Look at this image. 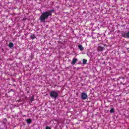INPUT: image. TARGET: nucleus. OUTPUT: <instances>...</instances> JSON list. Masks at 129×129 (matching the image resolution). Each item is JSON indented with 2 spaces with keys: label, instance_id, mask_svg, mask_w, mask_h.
<instances>
[{
  "label": "nucleus",
  "instance_id": "1",
  "mask_svg": "<svg viewBox=\"0 0 129 129\" xmlns=\"http://www.w3.org/2000/svg\"><path fill=\"white\" fill-rule=\"evenodd\" d=\"M50 16H51V12H45L40 16L39 20L41 22H45Z\"/></svg>",
  "mask_w": 129,
  "mask_h": 129
},
{
  "label": "nucleus",
  "instance_id": "2",
  "mask_svg": "<svg viewBox=\"0 0 129 129\" xmlns=\"http://www.w3.org/2000/svg\"><path fill=\"white\" fill-rule=\"evenodd\" d=\"M50 96L52 97V98H54L56 99L59 96V94L58 93L55 91H52L50 92Z\"/></svg>",
  "mask_w": 129,
  "mask_h": 129
},
{
  "label": "nucleus",
  "instance_id": "3",
  "mask_svg": "<svg viewBox=\"0 0 129 129\" xmlns=\"http://www.w3.org/2000/svg\"><path fill=\"white\" fill-rule=\"evenodd\" d=\"M81 97H82V99L85 100V99H87L88 96L86 93L83 92L82 93V94H81Z\"/></svg>",
  "mask_w": 129,
  "mask_h": 129
},
{
  "label": "nucleus",
  "instance_id": "4",
  "mask_svg": "<svg viewBox=\"0 0 129 129\" xmlns=\"http://www.w3.org/2000/svg\"><path fill=\"white\" fill-rule=\"evenodd\" d=\"M77 61H78V59L77 58L73 59V60L71 62L72 65H74L77 62Z\"/></svg>",
  "mask_w": 129,
  "mask_h": 129
},
{
  "label": "nucleus",
  "instance_id": "5",
  "mask_svg": "<svg viewBox=\"0 0 129 129\" xmlns=\"http://www.w3.org/2000/svg\"><path fill=\"white\" fill-rule=\"evenodd\" d=\"M123 37L124 38H127V39H129V32H128L126 34L124 33L123 34Z\"/></svg>",
  "mask_w": 129,
  "mask_h": 129
},
{
  "label": "nucleus",
  "instance_id": "6",
  "mask_svg": "<svg viewBox=\"0 0 129 129\" xmlns=\"http://www.w3.org/2000/svg\"><path fill=\"white\" fill-rule=\"evenodd\" d=\"M78 48L80 51H83V50H84V47H83V46L80 44L78 45Z\"/></svg>",
  "mask_w": 129,
  "mask_h": 129
},
{
  "label": "nucleus",
  "instance_id": "7",
  "mask_svg": "<svg viewBox=\"0 0 129 129\" xmlns=\"http://www.w3.org/2000/svg\"><path fill=\"white\" fill-rule=\"evenodd\" d=\"M103 49H104V48L102 46H98V51H103Z\"/></svg>",
  "mask_w": 129,
  "mask_h": 129
},
{
  "label": "nucleus",
  "instance_id": "8",
  "mask_svg": "<svg viewBox=\"0 0 129 129\" xmlns=\"http://www.w3.org/2000/svg\"><path fill=\"white\" fill-rule=\"evenodd\" d=\"M30 38L32 40H34V39H36V35H35V34H31V35L30 36Z\"/></svg>",
  "mask_w": 129,
  "mask_h": 129
},
{
  "label": "nucleus",
  "instance_id": "9",
  "mask_svg": "<svg viewBox=\"0 0 129 129\" xmlns=\"http://www.w3.org/2000/svg\"><path fill=\"white\" fill-rule=\"evenodd\" d=\"M9 46L10 48H13L14 47V43L13 42H10L9 43Z\"/></svg>",
  "mask_w": 129,
  "mask_h": 129
},
{
  "label": "nucleus",
  "instance_id": "10",
  "mask_svg": "<svg viewBox=\"0 0 129 129\" xmlns=\"http://www.w3.org/2000/svg\"><path fill=\"white\" fill-rule=\"evenodd\" d=\"M26 121H27V123H28V124H30V123H31V122H32V119H28L27 120H26Z\"/></svg>",
  "mask_w": 129,
  "mask_h": 129
},
{
  "label": "nucleus",
  "instance_id": "11",
  "mask_svg": "<svg viewBox=\"0 0 129 129\" xmlns=\"http://www.w3.org/2000/svg\"><path fill=\"white\" fill-rule=\"evenodd\" d=\"M87 62V60L85 59H83V64H86Z\"/></svg>",
  "mask_w": 129,
  "mask_h": 129
},
{
  "label": "nucleus",
  "instance_id": "12",
  "mask_svg": "<svg viewBox=\"0 0 129 129\" xmlns=\"http://www.w3.org/2000/svg\"><path fill=\"white\" fill-rule=\"evenodd\" d=\"M110 112H111V113L114 112V109L111 108V110H110Z\"/></svg>",
  "mask_w": 129,
  "mask_h": 129
},
{
  "label": "nucleus",
  "instance_id": "13",
  "mask_svg": "<svg viewBox=\"0 0 129 129\" xmlns=\"http://www.w3.org/2000/svg\"><path fill=\"white\" fill-rule=\"evenodd\" d=\"M47 12H49L50 13V14H51V16H52V13H53L54 10L51 9V10L48 11H47Z\"/></svg>",
  "mask_w": 129,
  "mask_h": 129
},
{
  "label": "nucleus",
  "instance_id": "14",
  "mask_svg": "<svg viewBox=\"0 0 129 129\" xmlns=\"http://www.w3.org/2000/svg\"><path fill=\"white\" fill-rule=\"evenodd\" d=\"M45 129H51V127H50L49 126H46Z\"/></svg>",
  "mask_w": 129,
  "mask_h": 129
},
{
  "label": "nucleus",
  "instance_id": "15",
  "mask_svg": "<svg viewBox=\"0 0 129 129\" xmlns=\"http://www.w3.org/2000/svg\"><path fill=\"white\" fill-rule=\"evenodd\" d=\"M4 120L7 121V118H4Z\"/></svg>",
  "mask_w": 129,
  "mask_h": 129
},
{
  "label": "nucleus",
  "instance_id": "16",
  "mask_svg": "<svg viewBox=\"0 0 129 129\" xmlns=\"http://www.w3.org/2000/svg\"><path fill=\"white\" fill-rule=\"evenodd\" d=\"M3 123H4V124H6V122L4 121V122H3Z\"/></svg>",
  "mask_w": 129,
  "mask_h": 129
}]
</instances>
